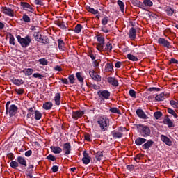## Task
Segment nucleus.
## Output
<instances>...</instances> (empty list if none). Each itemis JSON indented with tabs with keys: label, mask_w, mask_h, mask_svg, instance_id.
I'll return each instance as SVG.
<instances>
[{
	"label": "nucleus",
	"mask_w": 178,
	"mask_h": 178,
	"mask_svg": "<svg viewBox=\"0 0 178 178\" xmlns=\"http://www.w3.org/2000/svg\"><path fill=\"white\" fill-rule=\"evenodd\" d=\"M136 127L142 137H148L151 134L149 127L144 124H138Z\"/></svg>",
	"instance_id": "nucleus-1"
},
{
	"label": "nucleus",
	"mask_w": 178,
	"mask_h": 178,
	"mask_svg": "<svg viewBox=\"0 0 178 178\" xmlns=\"http://www.w3.org/2000/svg\"><path fill=\"white\" fill-rule=\"evenodd\" d=\"M97 123L102 131H106L108 130V127H109V120L106 117H101L97 121Z\"/></svg>",
	"instance_id": "nucleus-2"
},
{
	"label": "nucleus",
	"mask_w": 178,
	"mask_h": 178,
	"mask_svg": "<svg viewBox=\"0 0 178 178\" xmlns=\"http://www.w3.org/2000/svg\"><path fill=\"white\" fill-rule=\"evenodd\" d=\"M17 40L18 42H19L21 47H22L23 48H26V47H29V45H30V42H31V38H30V36L22 38V36L17 35Z\"/></svg>",
	"instance_id": "nucleus-3"
},
{
	"label": "nucleus",
	"mask_w": 178,
	"mask_h": 178,
	"mask_svg": "<svg viewBox=\"0 0 178 178\" xmlns=\"http://www.w3.org/2000/svg\"><path fill=\"white\" fill-rule=\"evenodd\" d=\"M97 43L96 44V48L97 51L102 52L104 51V47L105 46V38L98 35L97 36Z\"/></svg>",
	"instance_id": "nucleus-4"
},
{
	"label": "nucleus",
	"mask_w": 178,
	"mask_h": 178,
	"mask_svg": "<svg viewBox=\"0 0 178 178\" xmlns=\"http://www.w3.org/2000/svg\"><path fill=\"white\" fill-rule=\"evenodd\" d=\"M6 113L10 115V116H15L16 113H17V106L16 105L13 104L8 107V104L6 105Z\"/></svg>",
	"instance_id": "nucleus-5"
},
{
	"label": "nucleus",
	"mask_w": 178,
	"mask_h": 178,
	"mask_svg": "<svg viewBox=\"0 0 178 178\" xmlns=\"http://www.w3.org/2000/svg\"><path fill=\"white\" fill-rule=\"evenodd\" d=\"M99 98L102 99H109V97H111V92L108 90H99L97 92Z\"/></svg>",
	"instance_id": "nucleus-6"
},
{
	"label": "nucleus",
	"mask_w": 178,
	"mask_h": 178,
	"mask_svg": "<svg viewBox=\"0 0 178 178\" xmlns=\"http://www.w3.org/2000/svg\"><path fill=\"white\" fill-rule=\"evenodd\" d=\"M63 151L65 155H69L72 152V145L70 143H66L63 145Z\"/></svg>",
	"instance_id": "nucleus-7"
},
{
	"label": "nucleus",
	"mask_w": 178,
	"mask_h": 178,
	"mask_svg": "<svg viewBox=\"0 0 178 178\" xmlns=\"http://www.w3.org/2000/svg\"><path fill=\"white\" fill-rule=\"evenodd\" d=\"M89 74L90 77L95 81H101V76L98 75V73L95 72L94 70H90L89 71Z\"/></svg>",
	"instance_id": "nucleus-8"
},
{
	"label": "nucleus",
	"mask_w": 178,
	"mask_h": 178,
	"mask_svg": "<svg viewBox=\"0 0 178 178\" xmlns=\"http://www.w3.org/2000/svg\"><path fill=\"white\" fill-rule=\"evenodd\" d=\"M161 140L163 141V143H165L166 145H168V147H172V145H173L172 140L165 135L161 136Z\"/></svg>",
	"instance_id": "nucleus-9"
},
{
	"label": "nucleus",
	"mask_w": 178,
	"mask_h": 178,
	"mask_svg": "<svg viewBox=\"0 0 178 178\" xmlns=\"http://www.w3.org/2000/svg\"><path fill=\"white\" fill-rule=\"evenodd\" d=\"M158 42L163 45V47H165V48H170V43L168 40H165V38H159Z\"/></svg>",
	"instance_id": "nucleus-10"
},
{
	"label": "nucleus",
	"mask_w": 178,
	"mask_h": 178,
	"mask_svg": "<svg viewBox=\"0 0 178 178\" xmlns=\"http://www.w3.org/2000/svg\"><path fill=\"white\" fill-rule=\"evenodd\" d=\"M1 11L4 15H7V16H13L14 12L13 10L8 8V7H2Z\"/></svg>",
	"instance_id": "nucleus-11"
},
{
	"label": "nucleus",
	"mask_w": 178,
	"mask_h": 178,
	"mask_svg": "<svg viewBox=\"0 0 178 178\" xmlns=\"http://www.w3.org/2000/svg\"><path fill=\"white\" fill-rule=\"evenodd\" d=\"M22 6L24 10H28V12H31V13L34 12V8L28 3H22Z\"/></svg>",
	"instance_id": "nucleus-12"
},
{
	"label": "nucleus",
	"mask_w": 178,
	"mask_h": 178,
	"mask_svg": "<svg viewBox=\"0 0 178 178\" xmlns=\"http://www.w3.org/2000/svg\"><path fill=\"white\" fill-rule=\"evenodd\" d=\"M136 114L138 116V118H140V119H148V117L144 113V111L141 109L136 110Z\"/></svg>",
	"instance_id": "nucleus-13"
},
{
	"label": "nucleus",
	"mask_w": 178,
	"mask_h": 178,
	"mask_svg": "<svg viewBox=\"0 0 178 178\" xmlns=\"http://www.w3.org/2000/svg\"><path fill=\"white\" fill-rule=\"evenodd\" d=\"M111 136L113 138H122V137H123V133L119 131H113L111 132Z\"/></svg>",
	"instance_id": "nucleus-14"
},
{
	"label": "nucleus",
	"mask_w": 178,
	"mask_h": 178,
	"mask_svg": "<svg viewBox=\"0 0 178 178\" xmlns=\"http://www.w3.org/2000/svg\"><path fill=\"white\" fill-rule=\"evenodd\" d=\"M90 156H88V154L84 152L83 153V158L82 159V162L85 165H88L90 162Z\"/></svg>",
	"instance_id": "nucleus-15"
},
{
	"label": "nucleus",
	"mask_w": 178,
	"mask_h": 178,
	"mask_svg": "<svg viewBox=\"0 0 178 178\" xmlns=\"http://www.w3.org/2000/svg\"><path fill=\"white\" fill-rule=\"evenodd\" d=\"M152 145H154V141L148 140L146 143L142 145V148L143 149H149Z\"/></svg>",
	"instance_id": "nucleus-16"
},
{
	"label": "nucleus",
	"mask_w": 178,
	"mask_h": 178,
	"mask_svg": "<svg viewBox=\"0 0 178 178\" xmlns=\"http://www.w3.org/2000/svg\"><path fill=\"white\" fill-rule=\"evenodd\" d=\"M83 115H84V112L83 111H75L72 113V118L73 119H79L80 118H81V116H83Z\"/></svg>",
	"instance_id": "nucleus-17"
},
{
	"label": "nucleus",
	"mask_w": 178,
	"mask_h": 178,
	"mask_svg": "<svg viewBox=\"0 0 178 178\" xmlns=\"http://www.w3.org/2000/svg\"><path fill=\"white\" fill-rule=\"evenodd\" d=\"M163 123L164 124H167L168 127L169 128L175 127V124L173 123L172 120H170V118H165L163 121Z\"/></svg>",
	"instance_id": "nucleus-18"
},
{
	"label": "nucleus",
	"mask_w": 178,
	"mask_h": 178,
	"mask_svg": "<svg viewBox=\"0 0 178 178\" xmlns=\"http://www.w3.org/2000/svg\"><path fill=\"white\" fill-rule=\"evenodd\" d=\"M136 33L137 31H136L134 28H131L129 32V38H131V40H134L136 38Z\"/></svg>",
	"instance_id": "nucleus-19"
},
{
	"label": "nucleus",
	"mask_w": 178,
	"mask_h": 178,
	"mask_svg": "<svg viewBox=\"0 0 178 178\" xmlns=\"http://www.w3.org/2000/svg\"><path fill=\"white\" fill-rule=\"evenodd\" d=\"M50 148L54 154H60L62 152V148L58 146H51Z\"/></svg>",
	"instance_id": "nucleus-20"
},
{
	"label": "nucleus",
	"mask_w": 178,
	"mask_h": 178,
	"mask_svg": "<svg viewBox=\"0 0 178 178\" xmlns=\"http://www.w3.org/2000/svg\"><path fill=\"white\" fill-rule=\"evenodd\" d=\"M108 81L110 84L112 86H115V87H118L119 86V83L118 82V80L113 77H110L108 79Z\"/></svg>",
	"instance_id": "nucleus-21"
},
{
	"label": "nucleus",
	"mask_w": 178,
	"mask_h": 178,
	"mask_svg": "<svg viewBox=\"0 0 178 178\" xmlns=\"http://www.w3.org/2000/svg\"><path fill=\"white\" fill-rule=\"evenodd\" d=\"M53 104L51 102H46L43 104V108L46 111H49L53 106Z\"/></svg>",
	"instance_id": "nucleus-22"
},
{
	"label": "nucleus",
	"mask_w": 178,
	"mask_h": 178,
	"mask_svg": "<svg viewBox=\"0 0 178 178\" xmlns=\"http://www.w3.org/2000/svg\"><path fill=\"white\" fill-rule=\"evenodd\" d=\"M146 141H147V139H145V138H138L135 140V143L136 144V145H143V144H144V143H145Z\"/></svg>",
	"instance_id": "nucleus-23"
},
{
	"label": "nucleus",
	"mask_w": 178,
	"mask_h": 178,
	"mask_svg": "<svg viewBox=\"0 0 178 178\" xmlns=\"http://www.w3.org/2000/svg\"><path fill=\"white\" fill-rule=\"evenodd\" d=\"M54 102L56 105H60V93H56L55 95Z\"/></svg>",
	"instance_id": "nucleus-24"
},
{
	"label": "nucleus",
	"mask_w": 178,
	"mask_h": 178,
	"mask_svg": "<svg viewBox=\"0 0 178 178\" xmlns=\"http://www.w3.org/2000/svg\"><path fill=\"white\" fill-rule=\"evenodd\" d=\"M17 161L18 163H20V165H23V166H27V161H26V159L22 156H19L17 159Z\"/></svg>",
	"instance_id": "nucleus-25"
},
{
	"label": "nucleus",
	"mask_w": 178,
	"mask_h": 178,
	"mask_svg": "<svg viewBox=\"0 0 178 178\" xmlns=\"http://www.w3.org/2000/svg\"><path fill=\"white\" fill-rule=\"evenodd\" d=\"M12 82L13 83V84L18 86H22V84H23L24 83L23 80L17 79H13Z\"/></svg>",
	"instance_id": "nucleus-26"
},
{
	"label": "nucleus",
	"mask_w": 178,
	"mask_h": 178,
	"mask_svg": "<svg viewBox=\"0 0 178 178\" xmlns=\"http://www.w3.org/2000/svg\"><path fill=\"white\" fill-rule=\"evenodd\" d=\"M165 97H166V95H165V93H161L160 95H157L155 97V99H156V101H163V99H165Z\"/></svg>",
	"instance_id": "nucleus-27"
},
{
	"label": "nucleus",
	"mask_w": 178,
	"mask_h": 178,
	"mask_svg": "<svg viewBox=\"0 0 178 178\" xmlns=\"http://www.w3.org/2000/svg\"><path fill=\"white\" fill-rule=\"evenodd\" d=\"M117 3H118V5L119 6L121 12H122V13H124V3H123V1H120V0H118V1H117Z\"/></svg>",
	"instance_id": "nucleus-28"
},
{
	"label": "nucleus",
	"mask_w": 178,
	"mask_h": 178,
	"mask_svg": "<svg viewBox=\"0 0 178 178\" xmlns=\"http://www.w3.org/2000/svg\"><path fill=\"white\" fill-rule=\"evenodd\" d=\"M58 44L59 49H61V51H65V42H63V40H58Z\"/></svg>",
	"instance_id": "nucleus-29"
},
{
	"label": "nucleus",
	"mask_w": 178,
	"mask_h": 178,
	"mask_svg": "<svg viewBox=\"0 0 178 178\" xmlns=\"http://www.w3.org/2000/svg\"><path fill=\"white\" fill-rule=\"evenodd\" d=\"M127 58L129 60H132V62H137L138 60V58L134 56L133 54H127Z\"/></svg>",
	"instance_id": "nucleus-30"
},
{
	"label": "nucleus",
	"mask_w": 178,
	"mask_h": 178,
	"mask_svg": "<svg viewBox=\"0 0 178 178\" xmlns=\"http://www.w3.org/2000/svg\"><path fill=\"white\" fill-rule=\"evenodd\" d=\"M76 79L79 80L81 83H84V76L81 74L80 72H77L76 74Z\"/></svg>",
	"instance_id": "nucleus-31"
},
{
	"label": "nucleus",
	"mask_w": 178,
	"mask_h": 178,
	"mask_svg": "<svg viewBox=\"0 0 178 178\" xmlns=\"http://www.w3.org/2000/svg\"><path fill=\"white\" fill-rule=\"evenodd\" d=\"M112 44L107 42L105 46L104 51H106V52H111V51H112Z\"/></svg>",
	"instance_id": "nucleus-32"
},
{
	"label": "nucleus",
	"mask_w": 178,
	"mask_h": 178,
	"mask_svg": "<svg viewBox=\"0 0 178 178\" xmlns=\"http://www.w3.org/2000/svg\"><path fill=\"white\" fill-rule=\"evenodd\" d=\"M41 118H42V114L40 111L36 110L35 111V120H40V119H41Z\"/></svg>",
	"instance_id": "nucleus-33"
},
{
	"label": "nucleus",
	"mask_w": 178,
	"mask_h": 178,
	"mask_svg": "<svg viewBox=\"0 0 178 178\" xmlns=\"http://www.w3.org/2000/svg\"><path fill=\"white\" fill-rule=\"evenodd\" d=\"M113 70V65L112 63H107L106 65V72H112Z\"/></svg>",
	"instance_id": "nucleus-34"
},
{
	"label": "nucleus",
	"mask_w": 178,
	"mask_h": 178,
	"mask_svg": "<svg viewBox=\"0 0 178 178\" xmlns=\"http://www.w3.org/2000/svg\"><path fill=\"white\" fill-rule=\"evenodd\" d=\"M83 29V27L81 26V24H77L75 26L74 33H76V34H79V33H81V29Z\"/></svg>",
	"instance_id": "nucleus-35"
},
{
	"label": "nucleus",
	"mask_w": 178,
	"mask_h": 178,
	"mask_svg": "<svg viewBox=\"0 0 178 178\" xmlns=\"http://www.w3.org/2000/svg\"><path fill=\"white\" fill-rule=\"evenodd\" d=\"M143 4L145 5V6H149V8H151V6L154 5V3H152L151 0H143Z\"/></svg>",
	"instance_id": "nucleus-36"
},
{
	"label": "nucleus",
	"mask_w": 178,
	"mask_h": 178,
	"mask_svg": "<svg viewBox=\"0 0 178 178\" xmlns=\"http://www.w3.org/2000/svg\"><path fill=\"white\" fill-rule=\"evenodd\" d=\"M108 22H109V17L105 16L104 17L102 18V26H106L108 24Z\"/></svg>",
	"instance_id": "nucleus-37"
},
{
	"label": "nucleus",
	"mask_w": 178,
	"mask_h": 178,
	"mask_svg": "<svg viewBox=\"0 0 178 178\" xmlns=\"http://www.w3.org/2000/svg\"><path fill=\"white\" fill-rule=\"evenodd\" d=\"M38 62L40 65H42L43 66H47L48 65V60L45 58H40L38 60Z\"/></svg>",
	"instance_id": "nucleus-38"
},
{
	"label": "nucleus",
	"mask_w": 178,
	"mask_h": 178,
	"mask_svg": "<svg viewBox=\"0 0 178 178\" xmlns=\"http://www.w3.org/2000/svg\"><path fill=\"white\" fill-rule=\"evenodd\" d=\"M102 156H104V153L102 152H97L96 154V159L97 161H101L102 159Z\"/></svg>",
	"instance_id": "nucleus-39"
},
{
	"label": "nucleus",
	"mask_w": 178,
	"mask_h": 178,
	"mask_svg": "<svg viewBox=\"0 0 178 178\" xmlns=\"http://www.w3.org/2000/svg\"><path fill=\"white\" fill-rule=\"evenodd\" d=\"M110 112H111V113H118V115L120 114V110L116 107L111 108Z\"/></svg>",
	"instance_id": "nucleus-40"
},
{
	"label": "nucleus",
	"mask_w": 178,
	"mask_h": 178,
	"mask_svg": "<svg viewBox=\"0 0 178 178\" xmlns=\"http://www.w3.org/2000/svg\"><path fill=\"white\" fill-rule=\"evenodd\" d=\"M10 166L13 168V169H16L19 166V163L15 161H13L10 163Z\"/></svg>",
	"instance_id": "nucleus-41"
},
{
	"label": "nucleus",
	"mask_w": 178,
	"mask_h": 178,
	"mask_svg": "<svg viewBox=\"0 0 178 178\" xmlns=\"http://www.w3.org/2000/svg\"><path fill=\"white\" fill-rule=\"evenodd\" d=\"M9 43L11 45H15V37L13 36V35L10 34L9 35Z\"/></svg>",
	"instance_id": "nucleus-42"
},
{
	"label": "nucleus",
	"mask_w": 178,
	"mask_h": 178,
	"mask_svg": "<svg viewBox=\"0 0 178 178\" xmlns=\"http://www.w3.org/2000/svg\"><path fill=\"white\" fill-rule=\"evenodd\" d=\"M167 111H168V113H170V115H172V116H174V118H177V114L176 113V112L174 111L173 109H172V108H168Z\"/></svg>",
	"instance_id": "nucleus-43"
},
{
	"label": "nucleus",
	"mask_w": 178,
	"mask_h": 178,
	"mask_svg": "<svg viewBox=\"0 0 178 178\" xmlns=\"http://www.w3.org/2000/svg\"><path fill=\"white\" fill-rule=\"evenodd\" d=\"M22 19H23L24 22H26V23H30L31 19H30V17L29 15L24 14Z\"/></svg>",
	"instance_id": "nucleus-44"
},
{
	"label": "nucleus",
	"mask_w": 178,
	"mask_h": 178,
	"mask_svg": "<svg viewBox=\"0 0 178 178\" xmlns=\"http://www.w3.org/2000/svg\"><path fill=\"white\" fill-rule=\"evenodd\" d=\"M33 72H34V70L31 68H28L26 70L25 74L26 76H31V74H33Z\"/></svg>",
	"instance_id": "nucleus-45"
},
{
	"label": "nucleus",
	"mask_w": 178,
	"mask_h": 178,
	"mask_svg": "<svg viewBox=\"0 0 178 178\" xmlns=\"http://www.w3.org/2000/svg\"><path fill=\"white\" fill-rule=\"evenodd\" d=\"M166 12L168 16H172L173 13H175V10H173V9L171 8H168Z\"/></svg>",
	"instance_id": "nucleus-46"
},
{
	"label": "nucleus",
	"mask_w": 178,
	"mask_h": 178,
	"mask_svg": "<svg viewBox=\"0 0 178 178\" xmlns=\"http://www.w3.org/2000/svg\"><path fill=\"white\" fill-rule=\"evenodd\" d=\"M129 94L132 98H136V91H134V90L131 89L129 92Z\"/></svg>",
	"instance_id": "nucleus-47"
},
{
	"label": "nucleus",
	"mask_w": 178,
	"mask_h": 178,
	"mask_svg": "<svg viewBox=\"0 0 178 178\" xmlns=\"http://www.w3.org/2000/svg\"><path fill=\"white\" fill-rule=\"evenodd\" d=\"M69 81L70 83V84H74V81H75V79H74V75H70L68 77Z\"/></svg>",
	"instance_id": "nucleus-48"
},
{
	"label": "nucleus",
	"mask_w": 178,
	"mask_h": 178,
	"mask_svg": "<svg viewBox=\"0 0 178 178\" xmlns=\"http://www.w3.org/2000/svg\"><path fill=\"white\" fill-rule=\"evenodd\" d=\"M88 12H90V13H92L93 15H97V13H98V10L89 7L88 9Z\"/></svg>",
	"instance_id": "nucleus-49"
},
{
	"label": "nucleus",
	"mask_w": 178,
	"mask_h": 178,
	"mask_svg": "<svg viewBox=\"0 0 178 178\" xmlns=\"http://www.w3.org/2000/svg\"><path fill=\"white\" fill-rule=\"evenodd\" d=\"M155 119H159L162 116V113L160 111L155 112L154 114Z\"/></svg>",
	"instance_id": "nucleus-50"
},
{
	"label": "nucleus",
	"mask_w": 178,
	"mask_h": 178,
	"mask_svg": "<svg viewBox=\"0 0 178 178\" xmlns=\"http://www.w3.org/2000/svg\"><path fill=\"white\" fill-rule=\"evenodd\" d=\"M102 31H103V33H105L106 34H108V33L111 32V30L108 29L106 26H102Z\"/></svg>",
	"instance_id": "nucleus-51"
},
{
	"label": "nucleus",
	"mask_w": 178,
	"mask_h": 178,
	"mask_svg": "<svg viewBox=\"0 0 178 178\" xmlns=\"http://www.w3.org/2000/svg\"><path fill=\"white\" fill-rule=\"evenodd\" d=\"M57 26H58V27H60V29H66V26H65V23L60 22V21L57 22Z\"/></svg>",
	"instance_id": "nucleus-52"
},
{
	"label": "nucleus",
	"mask_w": 178,
	"mask_h": 178,
	"mask_svg": "<svg viewBox=\"0 0 178 178\" xmlns=\"http://www.w3.org/2000/svg\"><path fill=\"white\" fill-rule=\"evenodd\" d=\"M143 156H144L143 154H137L134 158V161H136V162H138V161H140V159H141V158H143Z\"/></svg>",
	"instance_id": "nucleus-53"
},
{
	"label": "nucleus",
	"mask_w": 178,
	"mask_h": 178,
	"mask_svg": "<svg viewBox=\"0 0 178 178\" xmlns=\"http://www.w3.org/2000/svg\"><path fill=\"white\" fill-rule=\"evenodd\" d=\"M33 77H35V79H43V76L42 74H40V73H35L33 74Z\"/></svg>",
	"instance_id": "nucleus-54"
},
{
	"label": "nucleus",
	"mask_w": 178,
	"mask_h": 178,
	"mask_svg": "<svg viewBox=\"0 0 178 178\" xmlns=\"http://www.w3.org/2000/svg\"><path fill=\"white\" fill-rule=\"evenodd\" d=\"M15 92H17V94L22 95V94L24 92V90H23V88H19V89H15Z\"/></svg>",
	"instance_id": "nucleus-55"
},
{
	"label": "nucleus",
	"mask_w": 178,
	"mask_h": 178,
	"mask_svg": "<svg viewBox=\"0 0 178 178\" xmlns=\"http://www.w3.org/2000/svg\"><path fill=\"white\" fill-rule=\"evenodd\" d=\"M149 91H151V92L156 91V92H158V91H160V89L159 88L152 87V88H149Z\"/></svg>",
	"instance_id": "nucleus-56"
},
{
	"label": "nucleus",
	"mask_w": 178,
	"mask_h": 178,
	"mask_svg": "<svg viewBox=\"0 0 178 178\" xmlns=\"http://www.w3.org/2000/svg\"><path fill=\"white\" fill-rule=\"evenodd\" d=\"M47 159H49V161H55L56 159L55 156H54L53 155L49 154V155L47 156Z\"/></svg>",
	"instance_id": "nucleus-57"
},
{
	"label": "nucleus",
	"mask_w": 178,
	"mask_h": 178,
	"mask_svg": "<svg viewBox=\"0 0 178 178\" xmlns=\"http://www.w3.org/2000/svg\"><path fill=\"white\" fill-rule=\"evenodd\" d=\"M51 169L54 173H56V172L58 170V165L53 166Z\"/></svg>",
	"instance_id": "nucleus-58"
},
{
	"label": "nucleus",
	"mask_w": 178,
	"mask_h": 178,
	"mask_svg": "<svg viewBox=\"0 0 178 178\" xmlns=\"http://www.w3.org/2000/svg\"><path fill=\"white\" fill-rule=\"evenodd\" d=\"M54 70H56V72H62V67H60V66L59 65H56V67H54Z\"/></svg>",
	"instance_id": "nucleus-59"
},
{
	"label": "nucleus",
	"mask_w": 178,
	"mask_h": 178,
	"mask_svg": "<svg viewBox=\"0 0 178 178\" xmlns=\"http://www.w3.org/2000/svg\"><path fill=\"white\" fill-rule=\"evenodd\" d=\"M170 105H172V106H177V102H176L174 100H171L170 102Z\"/></svg>",
	"instance_id": "nucleus-60"
},
{
	"label": "nucleus",
	"mask_w": 178,
	"mask_h": 178,
	"mask_svg": "<svg viewBox=\"0 0 178 178\" xmlns=\"http://www.w3.org/2000/svg\"><path fill=\"white\" fill-rule=\"evenodd\" d=\"M5 29V24L3 22H0V31H2Z\"/></svg>",
	"instance_id": "nucleus-61"
},
{
	"label": "nucleus",
	"mask_w": 178,
	"mask_h": 178,
	"mask_svg": "<svg viewBox=\"0 0 178 178\" xmlns=\"http://www.w3.org/2000/svg\"><path fill=\"white\" fill-rule=\"evenodd\" d=\"M7 156H8V159H13L15 158V156H14L13 154H12V153H9V154L7 155Z\"/></svg>",
	"instance_id": "nucleus-62"
},
{
	"label": "nucleus",
	"mask_w": 178,
	"mask_h": 178,
	"mask_svg": "<svg viewBox=\"0 0 178 178\" xmlns=\"http://www.w3.org/2000/svg\"><path fill=\"white\" fill-rule=\"evenodd\" d=\"M127 168L128 169V170H133V169H134V165H127Z\"/></svg>",
	"instance_id": "nucleus-63"
},
{
	"label": "nucleus",
	"mask_w": 178,
	"mask_h": 178,
	"mask_svg": "<svg viewBox=\"0 0 178 178\" xmlns=\"http://www.w3.org/2000/svg\"><path fill=\"white\" fill-rule=\"evenodd\" d=\"M31 154H33V152H31V150H29L25 153V156H30Z\"/></svg>",
	"instance_id": "nucleus-64"
}]
</instances>
